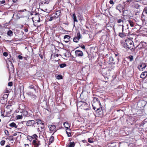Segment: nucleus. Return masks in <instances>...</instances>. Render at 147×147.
I'll return each instance as SVG.
<instances>
[{"label": "nucleus", "instance_id": "412c9836", "mask_svg": "<svg viewBox=\"0 0 147 147\" xmlns=\"http://www.w3.org/2000/svg\"><path fill=\"white\" fill-rule=\"evenodd\" d=\"M128 21L131 27H134L135 24V21H132L131 20H128Z\"/></svg>", "mask_w": 147, "mask_h": 147}, {"label": "nucleus", "instance_id": "20e7f679", "mask_svg": "<svg viewBox=\"0 0 147 147\" xmlns=\"http://www.w3.org/2000/svg\"><path fill=\"white\" fill-rule=\"evenodd\" d=\"M92 106L93 107V109L95 110L96 111V114L98 117H101L103 115V111L102 108L101 107L99 108H97L95 106L96 104H92Z\"/></svg>", "mask_w": 147, "mask_h": 147}, {"label": "nucleus", "instance_id": "1a4fd4ad", "mask_svg": "<svg viewBox=\"0 0 147 147\" xmlns=\"http://www.w3.org/2000/svg\"><path fill=\"white\" fill-rule=\"evenodd\" d=\"M147 15V8L145 7L143 11L142 16V20L143 22H145L146 19Z\"/></svg>", "mask_w": 147, "mask_h": 147}, {"label": "nucleus", "instance_id": "864d4df0", "mask_svg": "<svg viewBox=\"0 0 147 147\" xmlns=\"http://www.w3.org/2000/svg\"><path fill=\"white\" fill-rule=\"evenodd\" d=\"M80 45V47H81V48H82V49H85V47L84 45Z\"/></svg>", "mask_w": 147, "mask_h": 147}, {"label": "nucleus", "instance_id": "6ab92c4d", "mask_svg": "<svg viewBox=\"0 0 147 147\" xmlns=\"http://www.w3.org/2000/svg\"><path fill=\"white\" fill-rule=\"evenodd\" d=\"M147 76V71H144L140 75V78H145Z\"/></svg>", "mask_w": 147, "mask_h": 147}, {"label": "nucleus", "instance_id": "69168bd1", "mask_svg": "<svg viewBox=\"0 0 147 147\" xmlns=\"http://www.w3.org/2000/svg\"><path fill=\"white\" fill-rule=\"evenodd\" d=\"M127 2H128L129 3L131 2L132 0H126Z\"/></svg>", "mask_w": 147, "mask_h": 147}, {"label": "nucleus", "instance_id": "a18cd8bd", "mask_svg": "<svg viewBox=\"0 0 147 147\" xmlns=\"http://www.w3.org/2000/svg\"><path fill=\"white\" fill-rule=\"evenodd\" d=\"M88 142L90 143H93L94 142L92 140H90L89 138L88 139Z\"/></svg>", "mask_w": 147, "mask_h": 147}, {"label": "nucleus", "instance_id": "2f4dec72", "mask_svg": "<svg viewBox=\"0 0 147 147\" xmlns=\"http://www.w3.org/2000/svg\"><path fill=\"white\" fill-rule=\"evenodd\" d=\"M6 109H7V110H12V108H11V105H7L6 107Z\"/></svg>", "mask_w": 147, "mask_h": 147}, {"label": "nucleus", "instance_id": "9b49d317", "mask_svg": "<svg viewBox=\"0 0 147 147\" xmlns=\"http://www.w3.org/2000/svg\"><path fill=\"white\" fill-rule=\"evenodd\" d=\"M92 104H94L96 105H98L100 106H101V105L99 99L97 98L94 97L93 100L92 102Z\"/></svg>", "mask_w": 147, "mask_h": 147}, {"label": "nucleus", "instance_id": "b1692460", "mask_svg": "<svg viewBox=\"0 0 147 147\" xmlns=\"http://www.w3.org/2000/svg\"><path fill=\"white\" fill-rule=\"evenodd\" d=\"M139 45L141 46H142L141 47L142 48H145L147 45V44L146 42H142L141 43H140Z\"/></svg>", "mask_w": 147, "mask_h": 147}, {"label": "nucleus", "instance_id": "6e6d98bb", "mask_svg": "<svg viewBox=\"0 0 147 147\" xmlns=\"http://www.w3.org/2000/svg\"><path fill=\"white\" fill-rule=\"evenodd\" d=\"M18 58L20 59H22L23 58V57L20 55H19L18 56Z\"/></svg>", "mask_w": 147, "mask_h": 147}, {"label": "nucleus", "instance_id": "393cba45", "mask_svg": "<svg viewBox=\"0 0 147 147\" xmlns=\"http://www.w3.org/2000/svg\"><path fill=\"white\" fill-rule=\"evenodd\" d=\"M9 126L11 127H14L16 128L17 127V125H16V124L14 122H12L9 124Z\"/></svg>", "mask_w": 147, "mask_h": 147}, {"label": "nucleus", "instance_id": "423d86ee", "mask_svg": "<svg viewBox=\"0 0 147 147\" xmlns=\"http://www.w3.org/2000/svg\"><path fill=\"white\" fill-rule=\"evenodd\" d=\"M8 94H4L3 96L0 98V103L4 104L7 100Z\"/></svg>", "mask_w": 147, "mask_h": 147}, {"label": "nucleus", "instance_id": "7c9ffc66", "mask_svg": "<svg viewBox=\"0 0 147 147\" xmlns=\"http://www.w3.org/2000/svg\"><path fill=\"white\" fill-rule=\"evenodd\" d=\"M54 140V137L53 136H51L50 138L49 142L51 143Z\"/></svg>", "mask_w": 147, "mask_h": 147}, {"label": "nucleus", "instance_id": "dca6fc26", "mask_svg": "<svg viewBox=\"0 0 147 147\" xmlns=\"http://www.w3.org/2000/svg\"><path fill=\"white\" fill-rule=\"evenodd\" d=\"M70 38V37L69 36L66 35L64 36L63 38L65 42L67 43L69 41Z\"/></svg>", "mask_w": 147, "mask_h": 147}, {"label": "nucleus", "instance_id": "e433bc0d", "mask_svg": "<svg viewBox=\"0 0 147 147\" xmlns=\"http://www.w3.org/2000/svg\"><path fill=\"white\" fill-rule=\"evenodd\" d=\"M63 77L61 75H59L57 76V78L58 80L61 79Z\"/></svg>", "mask_w": 147, "mask_h": 147}, {"label": "nucleus", "instance_id": "6e6552de", "mask_svg": "<svg viewBox=\"0 0 147 147\" xmlns=\"http://www.w3.org/2000/svg\"><path fill=\"white\" fill-rule=\"evenodd\" d=\"M32 144L34 147H38L40 145V141L36 139H35L32 141Z\"/></svg>", "mask_w": 147, "mask_h": 147}, {"label": "nucleus", "instance_id": "58836bf2", "mask_svg": "<svg viewBox=\"0 0 147 147\" xmlns=\"http://www.w3.org/2000/svg\"><path fill=\"white\" fill-rule=\"evenodd\" d=\"M8 139L11 141H13L14 140L13 137L12 136H10L9 137Z\"/></svg>", "mask_w": 147, "mask_h": 147}, {"label": "nucleus", "instance_id": "680f3d73", "mask_svg": "<svg viewBox=\"0 0 147 147\" xmlns=\"http://www.w3.org/2000/svg\"><path fill=\"white\" fill-rule=\"evenodd\" d=\"M68 123H67V122H65V123H64V127L66 126L65 125V124H67V125H68Z\"/></svg>", "mask_w": 147, "mask_h": 147}, {"label": "nucleus", "instance_id": "8fccbe9b", "mask_svg": "<svg viewBox=\"0 0 147 147\" xmlns=\"http://www.w3.org/2000/svg\"><path fill=\"white\" fill-rule=\"evenodd\" d=\"M3 55L5 57H7L8 56V54L6 52H4L3 53Z\"/></svg>", "mask_w": 147, "mask_h": 147}, {"label": "nucleus", "instance_id": "4d7b16f0", "mask_svg": "<svg viewBox=\"0 0 147 147\" xmlns=\"http://www.w3.org/2000/svg\"><path fill=\"white\" fill-rule=\"evenodd\" d=\"M79 19L80 21H82L83 20V18L82 16H81L80 17H79Z\"/></svg>", "mask_w": 147, "mask_h": 147}, {"label": "nucleus", "instance_id": "7ed1b4c3", "mask_svg": "<svg viewBox=\"0 0 147 147\" xmlns=\"http://www.w3.org/2000/svg\"><path fill=\"white\" fill-rule=\"evenodd\" d=\"M104 63H107L108 64L113 63L115 64V62L114 61V59L111 56H109L107 54L106 55L104 59Z\"/></svg>", "mask_w": 147, "mask_h": 147}, {"label": "nucleus", "instance_id": "2eb2a0df", "mask_svg": "<svg viewBox=\"0 0 147 147\" xmlns=\"http://www.w3.org/2000/svg\"><path fill=\"white\" fill-rule=\"evenodd\" d=\"M35 15V16L33 18V19H34V20L37 22H39L40 20L39 13H36Z\"/></svg>", "mask_w": 147, "mask_h": 147}, {"label": "nucleus", "instance_id": "bf43d9fd", "mask_svg": "<svg viewBox=\"0 0 147 147\" xmlns=\"http://www.w3.org/2000/svg\"><path fill=\"white\" fill-rule=\"evenodd\" d=\"M39 56L40 57L41 59H43V56L42 54H39Z\"/></svg>", "mask_w": 147, "mask_h": 147}, {"label": "nucleus", "instance_id": "5fc2aeb1", "mask_svg": "<svg viewBox=\"0 0 147 147\" xmlns=\"http://www.w3.org/2000/svg\"><path fill=\"white\" fill-rule=\"evenodd\" d=\"M27 10H26V9H23V10H20L19 11V12H24V11H26Z\"/></svg>", "mask_w": 147, "mask_h": 147}, {"label": "nucleus", "instance_id": "09e8293b", "mask_svg": "<svg viewBox=\"0 0 147 147\" xmlns=\"http://www.w3.org/2000/svg\"><path fill=\"white\" fill-rule=\"evenodd\" d=\"M29 87L30 89H34L35 90H36L34 88V86L33 85H31Z\"/></svg>", "mask_w": 147, "mask_h": 147}, {"label": "nucleus", "instance_id": "cd10ccee", "mask_svg": "<svg viewBox=\"0 0 147 147\" xmlns=\"http://www.w3.org/2000/svg\"><path fill=\"white\" fill-rule=\"evenodd\" d=\"M7 63L8 66H11V67H12V69L14 68V67L13 65V64H12V62L10 60L8 61L7 62Z\"/></svg>", "mask_w": 147, "mask_h": 147}, {"label": "nucleus", "instance_id": "a211bd4d", "mask_svg": "<svg viewBox=\"0 0 147 147\" xmlns=\"http://www.w3.org/2000/svg\"><path fill=\"white\" fill-rule=\"evenodd\" d=\"M56 19V18L53 15H52L51 16L47 18V20L48 21H51Z\"/></svg>", "mask_w": 147, "mask_h": 147}, {"label": "nucleus", "instance_id": "3c124183", "mask_svg": "<svg viewBox=\"0 0 147 147\" xmlns=\"http://www.w3.org/2000/svg\"><path fill=\"white\" fill-rule=\"evenodd\" d=\"M13 85V83L12 82H9L8 83V86H11Z\"/></svg>", "mask_w": 147, "mask_h": 147}, {"label": "nucleus", "instance_id": "f03ea898", "mask_svg": "<svg viewBox=\"0 0 147 147\" xmlns=\"http://www.w3.org/2000/svg\"><path fill=\"white\" fill-rule=\"evenodd\" d=\"M77 107L85 110L89 109V105L85 102H79L78 104Z\"/></svg>", "mask_w": 147, "mask_h": 147}, {"label": "nucleus", "instance_id": "ddd939ff", "mask_svg": "<svg viewBox=\"0 0 147 147\" xmlns=\"http://www.w3.org/2000/svg\"><path fill=\"white\" fill-rule=\"evenodd\" d=\"M75 54L76 56L82 57L83 56L84 54L80 50H77L75 51Z\"/></svg>", "mask_w": 147, "mask_h": 147}, {"label": "nucleus", "instance_id": "c03bdc74", "mask_svg": "<svg viewBox=\"0 0 147 147\" xmlns=\"http://www.w3.org/2000/svg\"><path fill=\"white\" fill-rule=\"evenodd\" d=\"M12 110H7L6 113H7V115H9L11 113Z\"/></svg>", "mask_w": 147, "mask_h": 147}, {"label": "nucleus", "instance_id": "0e129e2a", "mask_svg": "<svg viewBox=\"0 0 147 147\" xmlns=\"http://www.w3.org/2000/svg\"><path fill=\"white\" fill-rule=\"evenodd\" d=\"M144 102V100H142L141 101H140V102L138 103V104H140V103H142V102Z\"/></svg>", "mask_w": 147, "mask_h": 147}, {"label": "nucleus", "instance_id": "4c0bfd02", "mask_svg": "<svg viewBox=\"0 0 147 147\" xmlns=\"http://www.w3.org/2000/svg\"><path fill=\"white\" fill-rule=\"evenodd\" d=\"M5 142L4 140H1L0 142V144L2 146H3L4 145Z\"/></svg>", "mask_w": 147, "mask_h": 147}, {"label": "nucleus", "instance_id": "ea45409f", "mask_svg": "<svg viewBox=\"0 0 147 147\" xmlns=\"http://www.w3.org/2000/svg\"><path fill=\"white\" fill-rule=\"evenodd\" d=\"M28 139L30 141H32V140L34 139L32 136H29L28 137Z\"/></svg>", "mask_w": 147, "mask_h": 147}, {"label": "nucleus", "instance_id": "c9c22d12", "mask_svg": "<svg viewBox=\"0 0 147 147\" xmlns=\"http://www.w3.org/2000/svg\"><path fill=\"white\" fill-rule=\"evenodd\" d=\"M23 114L26 117H28L30 115H28V112L26 111H24L23 112Z\"/></svg>", "mask_w": 147, "mask_h": 147}, {"label": "nucleus", "instance_id": "f8f14e48", "mask_svg": "<svg viewBox=\"0 0 147 147\" xmlns=\"http://www.w3.org/2000/svg\"><path fill=\"white\" fill-rule=\"evenodd\" d=\"M81 38L80 34L78 32L77 34V36L75 37L73 39V41L76 42H78L79 39Z\"/></svg>", "mask_w": 147, "mask_h": 147}, {"label": "nucleus", "instance_id": "a19ab883", "mask_svg": "<svg viewBox=\"0 0 147 147\" xmlns=\"http://www.w3.org/2000/svg\"><path fill=\"white\" fill-rule=\"evenodd\" d=\"M117 22L118 23H121V22L123 23V21L121 19L117 20Z\"/></svg>", "mask_w": 147, "mask_h": 147}, {"label": "nucleus", "instance_id": "603ef678", "mask_svg": "<svg viewBox=\"0 0 147 147\" xmlns=\"http://www.w3.org/2000/svg\"><path fill=\"white\" fill-rule=\"evenodd\" d=\"M5 3V0H2L0 1V5H1L3 4H4Z\"/></svg>", "mask_w": 147, "mask_h": 147}, {"label": "nucleus", "instance_id": "aec40b11", "mask_svg": "<svg viewBox=\"0 0 147 147\" xmlns=\"http://www.w3.org/2000/svg\"><path fill=\"white\" fill-rule=\"evenodd\" d=\"M49 3V1L48 0H43L40 3V5H43L47 4Z\"/></svg>", "mask_w": 147, "mask_h": 147}, {"label": "nucleus", "instance_id": "f3484780", "mask_svg": "<svg viewBox=\"0 0 147 147\" xmlns=\"http://www.w3.org/2000/svg\"><path fill=\"white\" fill-rule=\"evenodd\" d=\"M61 11L60 10L57 11L53 15L57 19L59 17L61 16Z\"/></svg>", "mask_w": 147, "mask_h": 147}, {"label": "nucleus", "instance_id": "79ce46f5", "mask_svg": "<svg viewBox=\"0 0 147 147\" xmlns=\"http://www.w3.org/2000/svg\"><path fill=\"white\" fill-rule=\"evenodd\" d=\"M133 59V56L132 55H130L129 56V60L130 61H132Z\"/></svg>", "mask_w": 147, "mask_h": 147}, {"label": "nucleus", "instance_id": "a878e982", "mask_svg": "<svg viewBox=\"0 0 147 147\" xmlns=\"http://www.w3.org/2000/svg\"><path fill=\"white\" fill-rule=\"evenodd\" d=\"M7 34L9 36H11L13 35V32L11 30H9L7 32Z\"/></svg>", "mask_w": 147, "mask_h": 147}, {"label": "nucleus", "instance_id": "49530a36", "mask_svg": "<svg viewBox=\"0 0 147 147\" xmlns=\"http://www.w3.org/2000/svg\"><path fill=\"white\" fill-rule=\"evenodd\" d=\"M32 137H33V139H34V138L36 139V138L37 137H38V136L36 134H33L32 136Z\"/></svg>", "mask_w": 147, "mask_h": 147}, {"label": "nucleus", "instance_id": "13d9d810", "mask_svg": "<svg viewBox=\"0 0 147 147\" xmlns=\"http://www.w3.org/2000/svg\"><path fill=\"white\" fill-rule=\"evenodd\" d=\"M109 3L111 4H114V2L113 0H110Z\"/></svg>", "mask_w": 147, "mask_h": 147}, {"label": "nucleus", "instance_id": "338daca9", "mask_svg": "<svg viewBox=\"0 0 147 147\" xmlns=\"http://www.w3.org/2000/svg\"><path fill=\"white\" fill-rule=\"evenodd\" d=\"M17 135V134L16 133H15L13 134V136H16Z\"/></svg>", "mask_w": 147, "mask_h": 147}, {"label": "nucleus", "instance_id": "f704fd0d", "mask_svg": "<svg viewBox=\"0 0 147 147\" xmlns=\"http://www.w3.org/2000/svg\"><path fill=\"white\" fill-rule=\"evenodd\" d=\"M28 25H27V24H26L25 25V26L24 27V28H26L24 29V31L25 32H27L28 31Z\"/></svg>", "mask_w": 147, "mask_h": 147}, {"label": "nucleus", "instance_id": "de8ad7c7", "mask_svg": "<svg viewBox=\"0 0 147 147\" xmlns=\"http://www.w3.org/2000/svg\"><path fill=\"white\" fill-rule=\"evenodd\" d=\"M17 118L18 119H20L22 118V115H18L17 116Z\"/></svg>", "mask_w": 147, "mask_h": 147}, {"label": "nucleus", "instance_id": "4be33fe9", "mask_svg": "<svg viewBox=\"0 0 147 147\" xmlns=\"http://www.w3.org/2000/svg\"><path fill=\"white\" fill-rule=\"evenodd\" d=\"M75 143L74 142H70L66 146V147H74L75 146Z\"/></svg>", "mask_w": 147, "mask_h": 147}, {"label": "nucleus", "instance_id": "e2e57ef3", "mask_svg": "<svg viewBox=\"0 0 147 147\" xmlns=\"http://www.w3.org/2000/svg\"><path fill=\"white\" fill-rule=\"evenodd\" d=\"M115 55L116 57H117L119 55V54L117 53H115Z\"/></svg>", "mask_w": 147, "mask_h": 147}, {"label": "nucleus", "instance_id": "37998d69", "mask_svg": "<svg viewBox=\"0 0 147 147\" xmlns=\"http://www.w3.org/2000/svg\"><path fill=\"white\" fill-rule=\"evenodd\" d=\"M142 3L144 5H146L147 4V1L146 0H143L142 1Z\"/></svg>", "mask_w": 147, "mask_h": 147}, {"label": "nucleus", "instance_id": "052dcab7", "mask_svg": "<svg viewBox=\"0 0 147 147\" xmlns=\"http://www.w3.org/2000/svg\"><path fill=\"white\" fill-rule=\"evenodd\" d=\"M37 130L39 132V134L41 133V131L39 129V128H38L37 129Z\"/></svg>", "mask_w": 147, "mask_h": 147}, {"label": "nucleus", "instance_id": "9d476101", "mask_svg": "<svg viewBox=\"0 0 147 147\" xmlns=\"http://www.w3.org/2000/svg\"><path fill=\"white\" fill-rule=\"evenodd\" d=\"M48 127L49 129V131H50L51 133L53 132L52 135L54 134L55 132L56 131V130L55 129V126L53 125H49Z\"/></svg>", "mask_w": 147, "mask_h": 147}, {"label": "nucleus", "instance_id": "f257e3e1", "mask_svg": "<svg viewBox=\"0 0 147 147\" xmlns=\"http://www.w3.org/2000/svg\"><path fill=\"white\" fill-rule=\"evenodd\" d=\"M123 46L124 47L127 48L131 50L133 49L134 47L133 42L129 38L125 40V42L123 44Z\"/></svg>", "mask_w": 147, "mask_h": 147}, {"label": "nucleus", "instance_id": "4468645a", "mask_svg": "<svg viewBox=\"0 0 147 147\" xmlns=\"http://www.w3.org/2000/svg\"><path fill=\"white\" fill-rule=\"evenodd\" d=\"M146 66V64L144 63H142L140 65H138V69L140 71H143V69H144Z\"/></svg>", "mask_w": 147, "mask_h": 147}, {"label": "nucleus", "instance_id": "c85d7f7f", "mask_svg": "<svg viewBox=\"0 0 147 147\" xmlns=\"http://www.w3.org/2000/svg\"><path fill=\"white\" fill-rule=\"evenodd\" d=\"M36 121V123H37L38 125L41 124L42 125H44V123L42 122V121L40 119H37Z\"/></svg>", "mask_w": 147, "mask_h": 147}, {"label": "nucleus", "instance_id": "c756f323", "mask_svg": "<svg viewBox=\"0 0 147 147\" xmlns=\"http://www.w3.org/2000/svg\"><path fill=\"white\" fill-rule=\"evenodd\" d=\"M116 8L120 12H121V5H119L117 6Z\"/></svg>", "mask_w": 147, "mask_h": 147}, {"label": "nucleus", "instance_id": "72a5a7b5", "mask_svg": "<svg viewBox=\"0 0 147 147\" xmlns=\"http://www.w3.org/2000/svg\"><path fill=\"white\" fill-rule=\"evenodd\" d=\"M67 65L65 63H62L59 65V66L61 68H63L66 66Z\"/></svg>", "mask_w": 147, "mask_h": 147}, {"label": "nucleus", "instance_id": "0eeeda50", "mask_svg": "<svg viewBox=\"0 0 147 147\" xmlns=\"http://www.w3.org/2000/svg\"><path fill=\"white\" fill-rule=\"evenodd\" d=\"M24 122L25 123L26 126H33L36 123V121L33 120L25 121Z\"/></svg>", "mask_w": 147, "mask_h": 147}, {"label": "nucleus", "instance_id": "bb28decb", "mask_svg": "<svg viewBox=\"0 0 147 147\" xmlns=\"http://www.w3.org/2000/svg\"><path fill=\"white\" fill-rule=\"evenodd\" d=\"M73 16V18L74 22H78V21L76 18V17L75 13H73L72 15Z\"/></svg>", "mask_w": 147, "mask_h": 147}, {"label": "nucleus", "instance_id": "774afa93", "mask_svg": "<svg viewBox=\"0 0 147 147\" xmlns=\"http://www.w3.org/2000/svg\"><path fill=\"white\" fill-rule=\"evenodd\" d=\"M13 0V2L15 3L16 2V1H17V0Z\"/></svg>", "mask_w": 147, "mask_h": 147}, {"label": "nucleus", "instance_id": "5701e85b", "mask_svg": "<svg viewBox=\"0 0 147 147\" xmlns=\"http://www.w3.org/2000/svg\"><path fill=\"white\" fill-rule=\"evenodd\" d=\"M65 127L66 128V133L67 134V136L68 137H70L71 136V133L70 132H68V131H70V129L68 128V127L65 126Z\"/></svg>", "mask_w": 147, "mask_h": 147}, {"label": "nucleus", "instance_id": "473e14b6", "mask_svg": "<svg viewBox=\"0 0 147 147\" xmlns=\"http://www.w3.org/2000/svg\"><path fill=\"white\" fill-rule=\"evenodd\" d=\"M134 5L135 7L137 9L139 8L140 6V5L138 3H135Z\"/></svg>", "mask_w": 147, "mask_h": 147}, {"label": "nucleus", "instance_id": "39448f33", "mask_svg": "<svg viewBox=\"0 0 147 147\" xmlns=\"http://www.w3.org/2000/svg\"><path fill=\"white\" fill-rule=\"evenodd\" d=\"M122 32H119V36L121 38H123L129 34V30H128V27L127 29V32H125L124 30L123 27L124 26L122 25Z\"/></svg>", "mask_w": 147, "mask_h": 147}]
</instances>
